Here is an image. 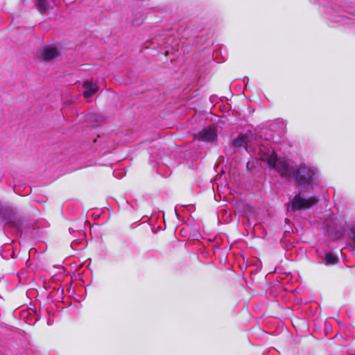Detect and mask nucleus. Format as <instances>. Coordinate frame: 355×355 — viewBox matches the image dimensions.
<instances>
[{"instance_id":"1","label":"nucleus","mask_w":355,"mask_h":355,"mask_svg":"<svg viewBox=\"0 0 355 355\" xmlns=\"http://www.w3.org/2000/svg\"><path fill=\"white\" fill-rule=\"evenodd\" d=\"M261 159H266L270 167L275 169L282 176H289L291 172L288 163L285 159H278L275 153L270 155H263L258 157Z\"/></svg>"},{"instance_id":"2","label":"nucleus","mask_w":355,"mask_h":355,"mask_svg":"<svg viewBox=\"0 0 355 355\" xmlns=\"http://www.w3.org/2000/svg\"><path fill=\"white\" fill-rule=\"evenodd\" d=\"M298 184L306 187H312L315 182V172L304 165H301L293 174Z\"/></svg>"},{"instance_id":"3","label":"nucleus","mask_w":355,"mask_h":355,"mask_svg":"<svg viewBox=\"0 0 355 355\" xmlns=\"http://www.w3.org/2000/svg\"><path fill=\"white\" fill-rule=\"evenodd\" d=\"M318 201L316 196H310L305 198L304 196L299 193L296 194L288 207V210L291 211H296L298 210L309 209L315 205Z\"/></svg>"},{"instance_id":"4","label":"nucleus","mask_w":355,"mask_h":355,"mask_svg":"<svg viewBox=\"0 0 355 355\" xmlns=\"http://www.w3.org/2000/svg\"><path fill=\"white\" fill-rule=\"evenodd\" d=\"M196 138L203 141H213L217 137L216 129L215 128H207L200 131L196 135Z\"/></svg>"},{"instance_id":"5","label":"nucleus","mask_w":355,"mask_h":355,"mask_svg":"<svg viewBox=\"0 0 355 355\" xmlns=\"http://www.w3.org/2000/svg\"><path fill=\"white\" fill-rule=\"evenodd\" d=\"M236 146H243L249 153H252L253 155H255L256 149L251 146V141L250 140L248 135H240L234 141Z\"/></svg>"},{"instance_id":"6","label":"nucleus","mask_w":355,"mask_h":355,"mask_svg":"<svg viewBox=\"0 0 355 355\" xmlns=\"http://www.w3.org/2000/svg\"><path fill=\"white\" fill-rule=\"evenodd\" d=\"M58 55L57 48L45 46L40 53V58L45 61H49L55 58Z\"/></svg>"},{"instance_id":"7","label":"nucleus","mask_w":355,"mask_h":355,"mask_svg":"<svg viewBox=\"0 0 355 355\" xmlns=\"http://www.w3.org/2000/svg\"><path fill=\"white\" fill-rule=\"evenodd\" d=\"M83 96L85 98L89 99L98 90L96 83L90 80H86L83 84Z\"/></svg>"},{"instance_id":"8","label":"nucleus","mask_w":355,"mask_h":355,"mask_svg":"<svg viewBox=\"0 0 355 355\" xmlns=\"http://www.w3.org/2000/svg\"><path fill=\"white\" fill-rule=\"evenodd\" d=\"M35 6L40 13H46L50 7L49 0H36Z\"/></svg>"},{"instance_id":"9","label":"nucleus","mask_w":355,"mask_h":355,"mask_svg":"<svg viewBox=\"0 0 355 355\" xmlns=\"http://www.w3.org/2000/svg\"><path fill=\"white\" fill-rule=\"evenodd\" d=\"M325 260L328 263L335 264L338 261V257L331 253H328L326 255Z\"/></svg>"}]
</instances>
